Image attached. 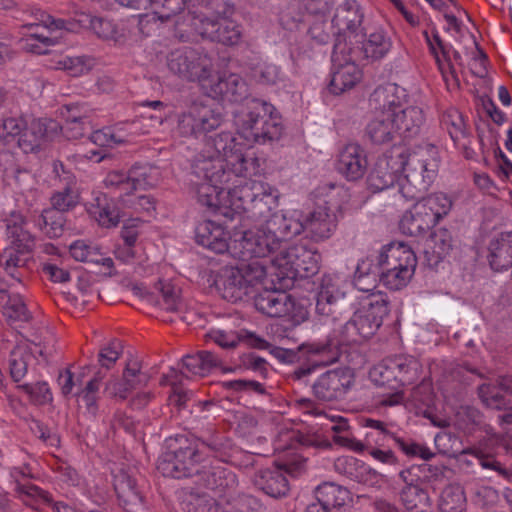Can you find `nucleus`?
<instances>
[{
    "instance_id": "f257e3e1",
    "label": "nucleus",
    "mask_w": 512,
    "mask_h": 512,
    "mask_svg": "<svg viewBox=\"0 0 512 512\" xmlns=\"http://www.w3.org/2000/svg\"><path fill=\"white\" fill-rule=\"evenodd\" d=\"M437 170V148L434 145L426 144L413 152L396 147L377 160L368 184L374 191H382L398 183L401 195L406 200H413L429 189Z\"/></svg>"
},
{
    "instance_id": "f03ea898",
    "label": "nucleus",
    "mask_w": 512,
    "mask_h": 512,
    "mask_svg": "<svg viewBox=\"0 0 512 512\" xmlns=\"http://www.w3.org/2000/svg\"><path fill=\"white\" fill-rule=\"evenodd\" d=\"M179 447L166 452L158 463V470L171 478H187L198 476L207 468L208 457H216L223 448L217 435H209L190 442L185 436L176 439Z\"/></svg>"
},
{
    "instance_id": "7ed1b4c3",
    "label": "nucleus",
    "mask_w": 512,
    "mask_h": 512,
    "mask_svg": "<svg viewBox=\"0 0 512 512\" xmlns=\"http://www.w3.org/2000/svg\"><path fill=\"white\" fill-rule=\"evenodd\" d=\"M234 125L237 133L248 143L265 144L278 140L283 132L276 108L258 98L246 99L234 112Z\"/></svg>"
},
{
    "instance_id": "20e7f679",
    "label": "nucleus",
    "mask_w": 512,
    "mask_h": 512,
    "mask_svg": "<svg viewBox=\"0 0 512 512\" xmlns=\"http://www.w3.org/2000/svg\"><path fill=\"white\" fill-rule=\"evenodd\" d=\"M388 300L382 292L368 294L361 307L340 329V341L346 345L360 344L369 339L381 327L383 318L388 315Z\"/></svg>"
},
{
    "instance_id": "39448f33",
    "label": "nucleus",
    "mask_w": 512,
    "mask_h": 512,
    "mask_svg": "<svg viewBox=\"0 0 512 512\" xmlns=\"http://www.w3.org/2000/svg\"><path fill=\"white\" fill-rule=\"evenodd\" d=\"M192 175L199 180L194 184L201 205L215 212L227 207L224 187L233 174L224 169L222 161L214 158L196 159L192 164Z\"/></svg>"
},
{
    "instance_id": "423d86ee",
    "label": "nucleus",
    "mask_w": 512,
    "mask_h": 512,
    "mask_svg": "<svg viewBox=\"0 0 512 512\" xmlns=\"http://www.w3.org/2000/svg\"><path fill=\"white\" fill-rule=\"evenodd\" d=\"M205 145L208 155H200L196 159L220 160L224 169L233 175H257L260 171L259 159L254 155L244 154L231 132H221L210 137Z\"/></svg>"
},
{
    "instance_id": "0eeeda50",
    "label": "nucleus",
    "mask_w": 512,
    "mask_h": 512,
    "mask_svg": "<svg viewBox=\"0 0 512 512\" xmlns=\"http://www.w3.org/2000/svg\"><path fill=\"white\" fill-rule=\"evenodd\" d=\"M266 275V267L260 261L227 266L220 271L216 287L225 300L236 303L249 295L256 285L262 283Z\"/></svg>"
},
{
    "instance_id": "6e6552de",
    "label": "nucleus",
    "mask_w": 512,
    "mask_h": 512,
    "mask_svg": "<svg viewBox=\"0 0 512 512\" xmlns=\"http://www.w3.org/2000/svg\"><path fill=\"white\" fill-rule=\"evenodd\" d=\"M385 95L381 97L380 105L383 109L390 108L395 115L393 120L399 137L411 139L418 136L425 123V114L421 107L409 105V95L406 89L395 83L382 85Z\"/></svg>"
},
{
    "instance_id": "1a4fd4ad",
    "label": "nucleus",
    "mask_w": 512,
    "mask_h": 512,
    "mask_svg": "<svg viewBox=\"0 0 512 512\" xmlns=\"http://www.w3.org/2000/svg\"><path fill=\"white\" fill-rule=\"evenodd\" d=\"M168 68L188 81H197L206 92L214 76L213 58L204 49L183 48L170 53Z\"/></svg>"
},
{
    "instance_id": "9d476101",
    "label": "nucleus",
    "mask_w": 512,
    "mask_h": 512,
    "mask_svg": "<svg viewBox=\"0 0 512 512\" xmlns=\"http://www.w3.org/2000/svg\"><path fill=\"white\" fill-rule=\"evenodd\" d=\"M223 121L218 107L194 101L178 114L176 131L182 137L199 138L219 128Z\"/></svg>"
},
{
    "instance_id": "9b49d317",
    "label": "nucleus",
    "mask_w": 512,
    "mask_h": 512,
    "mask_svg": "<svg viewBox=\"0 0 512 512\" xmlns=\"http://www.w3.org/2000/svg\"><path fill=\"white\" fill-rule=\"evenodd\" d=\"M342 280L333 275L322 277L315 310L324 321L335 322L353 310V299L343 289Z\"/></svg>"
},
{
    "instance_id": "f8f14e48",
    "label": "nucleus",
    "mask_w": 512,
    "mask_h": 512,
    "mask_svg": "<svg viewBox=\"0 0 512 512\" xmlns=\"http://www.w3.org/2000/svg\"><path fill=\"white\" fill-rule=\"evenodd\" d=\"M321 255L314 247L304 243L290 245L281 249L271 263L281 270L282 274L293 277L307 278L318 273Z\"/></svg>"
},
{
    "instance_id": "ddd939ff",
    "label": "nucleus",
    "mask_w": 512,
    "mask_h": 512,
    "mask_svg": "<svg viewBox=\"0 0 512 512\" xmlns=\"http://www.w3.org/2000/svg\"><path fill=\"white\" fill-rule=\"evenodd\" d=\"M280 246L276 238H273L265 227L260 225L256 229L235 233L230 238V255L235 259L243 261H254L253 259L266 258L274 255Z\"/></svg>"
},
{
    "instance_id": "4468645a",
    "label": "nucleus",
    "mask_w": 512,
    "mask_h": 512,
    "mask_svg": "<svg viewBox=\"0 0 512 512\" xmlns=\"http://www.w3.org/2000/svg\"><path fill=\"white\" fill-rule=\"evenodd\" d=\"M255 308L269 317H287L292 322L299 324L307 317V311L303 305L296 302L289 293L273 289H265L254 298Z\"/></svg>"
},
{
    "instance_id": "2eb2a0df",
    "label": "nucleus",
    "mask_w": 512,
    "mask_h": 512,
    "mask_svg": "<svg viewBox=\"0 0 512 512\" xmlns=\"http://www.w3.org/2000/svg\"><path fill=\"white\" fill-rule=\"evenodd\" d=\"M385 95L383 86L380 85L371 93L369 105L374 113L373 118L367 123L365 135L372 144L383 145L395 140L398 135L390 108L383 109L380 99Z\"/></svg>"
},
{
    "instance_id": "dca6fc26",
    "label": "nucleus",
    "mask_w": 512,
    "mask_h": 512,
    "mask_svg": "<svg viewBox=\"0 0 512 512\" xmlns=\"http://www.w3.org/2000/svg\"><path fill=\"white\" fill-rule=\"evenodd\" d=\"M233 13V8H228L214 19L206 18L200 21L201 28L197 31L213 42L225 46L239 45L243 39V26L232 17Z\"/></svg>"
},
{
    "instance_id": "f3484780",
    "label": "nucleus",
    "mask_w": 512,
    "mask_h": 512,
    "mask_svg": "<svg viewBox=\"0 0 512 512\" xmlns=\"http://www.w3.org/2000/svg\"><path fill=\"white\" fill-rule=\"evenodd\" d=\"M304 466V460L280 462L276 467L259 470L254 476V485L272 498H280L289 491L284 472L297 474Z\"/></svg>"
},
{
    "instance_id": "a211bd4d",
    "label": "nucleus",
    "mask_w": 512,
    "mask_h": 512,
    "mask_svg": "<svg viewBox=\"0 0 512 512\" xmlns=\"http://www.w3.org/2000/svg\"><path fill=\"white\" fill-rule=\"evenodd\" d=\"M353 384V372L349 368H337L320 375L312 389L318 400L332 402L343 399Z\"/></svg>"
},
{
    "instance_id": "6ab92c4d",
    "label": "nucleus",
    "mask_w": 512,
    "mask_h": 512,
    "mask_svg": "<svg viewBox=\"0 0 512 512\" xmlns=\"http://www.w3.org/2000/svg\"><path fill=\"white\" fill-rule=\"evenodd\" d=\"M251 175H232L226 189L227 207L246 212L253 200L269 189V184L262 181L247 179Z\"/></svg>"
},
{
    "instance_id": "aec40b11",
    "label": "nucleus",
    "mask_w": 512,
    "mask_h": 512,
    "mask_svg": "<svg viewBox=\"0 0 512 512\" xmlns=\"http://www.w3.org/2000/svg\"><path fill=\"white\" fill-rule=\"evenodd\" d=\"M198 477V482L211 490L219 501L227 503L237 494L239 485L237 476L225 467L207 462V468L203 469Z\"/></svg>"
},
{
    "instance_id": "412c9836",
    "label": "nucleus",
    "mask_w": 512,
    "mask_h": 512,
    "mask_svg": "<svg viewBox=\"0 0 512 512\" xmlns=\"http://www.w3.org/2000/svg\"><path fill=\"white\" fill-rule=\"evenodd\" d=\"M345 46V44L338 42L333 47L330 90L334 94H341L354 87L362 75L359 67L353 61L344 57Z\"/></svg>"
},
{
    "instance_id": "4be33fe9",
    "label": "nucleus",
    "mask_w": 512,
    "mask_h": 512,
    "mask_svg": "<svg viewBox=\"0 0 512 512\" xmlns=\"http://www.w3.org/2000/svg\"><path fill=\"white\" fill-rule=\"evenodd\" d=\"M394 356L388 357L375 364L369 371L370 380L377 386H387L394 390V393L383 396L378 401V406L392 407L403 402V393L399 390L396 380V369Z\"/></svg>"
},
{
    "instance_id": "5701e85b",
    "label": "nucleus",
    "mask_w": 512,
    "mask_h": 512,
    "mask_svg": "<svg viewBox=\"0 0 512 512\" xmlns=\"http://www.w3.org/2000/svg\"><path fill=\"white\" fill-rule=\"evenodd\" d=\"M304 232L314 242L329 239L337 229L338 218L336 212L323 205L316 207L303 218Z\"/></svg>"
},
{
    "instance_id": "b1692460",
    "label": "nucleus",
    "mask_w": 512,
    "mask_h": 512,
    "mask_svg": "<svg viewBox=\"0 0 512 512\" xmlns=\"http://www.w3.org/2000/svg\"><path fill=\"white\" fill-rule=\"evenodd\" d=\"M368 160L365 149L357 143L345 145L339 152L336 170L348 181L361 179L367 171Z\"/></svg>"
},
{
    "instance_id": "393cba45",
    "label": "nucleus",
    "mask_w": 512,
    "mask_h": 512,
    "mask_svg": "<svg viewBox=\"0 0 512 512\" xmlns=\"http://www.w3.org/2000/svg\"><path fill=\"white\" fill-rule=\"evenodd\" d=\"M205 93L214 99L240 102L246 99L248 86L242 77L235 73L214 75Z\"/></svg>"
},
{
    "instance_id": "a878e982",
    "label": "nucleus",
    "mask_w": 512,
    "mask_h": 512,
    "mask_svg": "<svg viewBox=\"0 0 512 512\" xmlns=\"http://www.w3.org/2000/svg\"><path fill=\"white\" fill-rule=\"evenodd\" d=\"M364 13L356 0H344L337 8L332 19V26L336 29L335 43H342L341 37L345 32L356 33L362 25Z\"/></svg>"
},
{
    "instance_id": "bb28decb",
    "label": "nucleus",
    "mask_w": 512,
    "mask_h": 512,
    "mask_svg": "<svg viewBox=\"0 0 512 512\" xmlns=\"http://www.w3.org/2000/svg\"><path fill=\"white\" fill-rule=\"evenodd\" d=\"M25 217L18 211H11L1 219V228L5 231L11 246L20 247V251H32L35 237L26 228Z\"/></svg>"
},
{
    "instance_id": "cd10ccee",
    "label": "nucleus",
    "mask_w": 512,
    "mask_h": 512,
    "mask_svg": "<svg viewBox=\"0 0 512 512\" xmlns=\"http://www.w3.org/2000/svg\"><path fill=\"white\" fill-rule=\"evenodd\" d=\"M25 217L18 211H11L1 219V228L5 231L11 246L20 247V251H32L35 237L26 228Z\"/></svg>"
},
{
    "instance_id": "c85d7f7f",
    "label": "nucleus",
    "mask_w": 512,
    "mask_h": 512,
    "mask_svg": "<svg viewBox=\"0 0 512 512\" xmlns=\"http://www.w3.org/2000/svg\"><path fill=\"white\" fill-rule=\"evenodd\" d=\"M417 261L414 251L404 243H391L384 246L379 256L377 257V264L373 267L379 271L380 279L383 275H387L394 271L399 265L411 264Z\"/></svg>"
},
{
    "instance_id": "c756f323",
    "label": "nucleus",
    "mask_w": 512,
    "mask_h": 512,
    "mask_svg": "<svg viewBox=\"0 0 512 512\" xmlns=\"http://www.w3.org/2000/svg\"><path fill=\"white\" fill-rule=\"evenodd\" d=\"M482 402L492 409L512 408V375L500 376L497 385L483 384L478 388Z\"/></svg>"
},
{
    "instance_id": "7c9ffc66",
    "label": "nucleus",
    "mask_w": 512,
    "mask_h": 512,
    "mask_svg": "<svg viewBox=\"0 0 512 512\" xmlns=\"http://www.w3.org/2000/svg\"><path fill=\"white\" fill-rule=\"evenodd\" d=\"M341 345L345 344L340 341V332L334 331L332 338L304 343L300 349L309 355L314 366H327L339 360Z\"/></svg>"
},
{
    "instance_id": "2f4dec72",
    "label": "nucleus",
    "mask_w": 512,
    "mask_h": 512,
    "mask_svg": "<svg viewBox=\"0 0 512 512\" xmlns=\"http://www.w3.org/2000/svg\"><path fill=\"white\" fill-rule=\"evenodd\" d=\"M197 244L217 254L228 252L230 254V240L224 228L210 220L200 222L195 228Z\"/></svg>"
},
{
    "instance_id": "473e14b6",
    "label": "nucleus",
    "mask_w": 512,
    "mask_h": 512,
    "mask_svg": "<svg viewBox=\"0 0 512 512\" xmlns=\"http://www.w3.org/2000/svg\"><path fill=\"white\" fill-rule=\"evenodd\" d=\"M363 426L371 428L374 431H376L379 435H382L383 440L386 438L392 439L396 446L401 451H403V453H405L407 456L420 457L423 460H430L434 456V454L430 451L429 448L421 444L408 441L392 433L388 429V424L381 420L366 418L363 419Z\"/></svg>"
},
{
    "instance_id": "72a5a7b5",
    "label": "nucleus",
    "mask_w": 512,
    "mask_h": 512,
    "mask_svg": "<svg viewBox=\"0 0 512 512\" xmlns=\"http://www.w3.org/2000/svg\"><path fill=\"white\" fill-rule=\"evenodd\" d=\"M147 376L141 372L140 365L136 360L127 363L123 372V380H111L106 384L105 391L111 397H118L121 400L127 398L130 390L138 385L146 383Z\"/></svg>"
},
{
    "instance_id": "f704fd0d",
    "label": "nucleus",
    "mask_w": 512,
    "mask_h": 512,
    "mask_svg": "<svg viewBox=\"0 0 512 512\" xmlns=\"http://www.w3.org/2000/svg\"><path fill=\"white\" fill-rule=\"evenodd\" d=\"M114 489L117 497L128 512H134L143 504V496L137 487L134 477L125 470L114 476Z\"/></svg>"
},
{
    "instance_id": "c9c22d12",
    "label": "nucleus",
    "mask_w": 512,
    "mask_h": 512,
    "mask_svg": "<svg viewBox=\"0 0 512 512\" xmlns=\"http://www.w3.org/2000/svg\"><path fill=\"white\" fill-rule=\"evenodd\" d=\"M88 211L104 228L116 227L120 222V209L117 202L104 193L98 194L93 199Z\"/></svg>"
},
{
    "instance_id": "e433bc0d",
    "label": "nucleus",
    "mask_w": 512,
    "mask_h": 512,
    "mask_svg": "<svg viewBox=\"0 0 512 512\" xmlns=\"http://www.w3.org/2000/svg\"><path fill=\"white\" fill-rule=\"evenodd\" d=\"M488 260L491 268L502 271L512 266V232L501 233L489 243Z\"/></svg>"
},
{
    "instance_id": "4c0bfd02",
    "label": "nucleus",
    "mask_w": 512,
    "mask_h": 512,
    "mask_svg": "<svg viewBox=\"0 0 512 512\" xmlns=\"http://www.w3.org/2000/svg\"><path fill=\"white\" fill-rule=\"evenodd\" d=\"M17 492L20 499L30 507L47 503L51 504L53 512H78L62 501L54 502L52 496L47 491L33 484H19L17 486Z\"/></svg>"
},
{
    "instance_id": "58836bf2",
    "label": "nucleus",
    "mask_w": 512,
    "mask_h": 512,
    "mask_svg": "<svg viewBox=\"0 0 512 512\" xmlns=\"http://www.w3.org/2000/svg\"><path fill=\"white\" fill-rule=\"evenodd\" d=\"M183 367L195 376H205L214 368L222 366V359L213 351L202 350L182 358Z\"/></svg>"
},
{
    "instance_id": "ea45409f",
    "label": "nucleus",
    "mask_w": 512,
    "mask_h": 512,
    "mask_svg": "<svg viewBox=\"0 0 512 512\" xmlns=\"http://www.w3.org/2000/svg\"><path fill=\"white\" fill-rule=\"evenodd\" d=\"M430 228V218L424 208L416 203L402 215L399 222L401 232L413 237L423 235Z\"/></svg>"
},
{
    "instance_id": "a19ab883",
    "label": "nucleus",
    "mask_w": 512,
    "mask_h": 512,
    "mask_svg": "<svg viewBox=\"0 0 512 512\" xmlns=\"http://www.w3.org/2000/svg\"><path fill=\"white\" fill-rule=\"evenodd\" d=\"M316 500L324 506L339 508L346 505L350 500V491L333 482H324L315 489Z\"/></svg>"
},
{
    "instance_id": "79ce46f5",
    "label": "nucleus",
    "mask_w": 512,
    "mask_h": 512,
    "mask_svg": "<svg viewBox=\"0 0 512 512\" xmlns=\"http://www.w3.org/2000/svg\"><path fill=\"white\" fill-rule=\"evenodd\" d=\"M394 361L397 366L395 369L399 390L404 386L414 384L419 379L422 366L415 357L396 355Z\"/></svg>"
},
{
    "instance_id": "37998d69",
    "label": "nucleus",
    "mask_w": 512,
    "mask_h": 512,
    "mask_svg": "<svg viewBox=\"0 0 512 512\" xmlns=\"http://www.w3.org/2000/svg\"><path fill=\"white\" fill-rule=\"evenodd\" d=\"M31 251H20V247H6L0 254V266L13 280L20 283L22 278L21 270L26 265L25 255Z\"/></svg>"
},
{
    "instance_id": "c03bdc74",
    "label": "nucleus",
    "mask_w": 512,
    "mask_h": 512,
    "mask_svg": "<svg viewBox=\"0 0 512 512\" xmlns=\"http://www.w3.org/2000/svg\"><path fill=\"white\" fill-rule=\"evenodd\" d=\"M159 171L156 167L148 164H136L128 171L131 192L138 189H148L157 184Z\"/></svg>"
},
{
    "instance_id": "a18cd8bd",
    "label": "nucleus",
    "mask_w": 512,
    "mask_h": 512,
    "mask_svg": "<svg viewBox=\"0 0 512 512\" xmlns=\"http://www.w3.org/2000/svg\"><path fill=\"white\" fill-rule=\"evenodd\" d=\"M466 498L463 489L457 484L446 486L438 501V512H465Z\"/></svg>"
},
{
    "instance_id": "49530a36",
    "label": "nucleus",
    "mask_w": 512,
    "mask_h": 512,
    "mask_svg": "<svg viewBox=\"0 0 512 512\" xmlns=\"http://www.w3.org/2000/svg\"><path fill=\"white\" fill-rule=\"evenodd\" d=\"M452 233L446 228L434 230L428 239V248L431 250L435 264L446 258L453 249Z\"/></svg>"
},
{
    "instance_id": "de8ad7c7",
    "label": "nucleus",
    "mask_w": 512,
    "mask_h": 512,
    "mask_svg": "<svg viewBox=\"0 0 512 512\" xmlns=\"http://www.w3.org/2000/svg\"><path fill=\"white\" fill-rule=\"evenodd\" d=\"M378 278L380 279L379 271L373 267L372 260L367 258L358 263L354 276V285L359 291L369 294L374 293Z\"/></svg>"
},
{
    "instance_id": "09e8293b",
    "label": "nucleus",
    "mask_w": 512,
    "mask_h": 512,
    "mask_svg": "<svg viewBox=\"0 0 512 512\" xmlns=\"http://www.w3.org/2000/svg\"><path fill=\"white\" fill-rule=\"evenodd\" d=\"M183 378H188L183 371H177L174 368L170 369V372L163 376L161 383L169 384L172 386V393L169 396V403L177 407L178 409L185 408L186 402L189 399L188 391L182 387Z\"/></svg>"
},
{
    "instance_id": "8fccbe9b",
    "label": "nucleus",
    "mask_w": 512,
    "mask_h": 512,
    "mask_svg": "<svg viewBox=\"0 0 512 512\" xmlns=\"http://www.w3.org/2000/svg\"><path fill=\"white\" fill-rule=\"evenodd\" d=\"M400 499L407 510L421 508L420 512H428L432 508V499L428 492L418 486H404Z\"/></svg>"
},
{
    "instance_id": "3c124183",
    "label": "nucleus",
    "mask_w": 512,
    "mask_h": 512,
    "mask_svg": "<svg viewBox=\"0 0 512 512\" xmlns=\"http://www.w3.org/2000/svg\"><path fill=\"white\" fill-rule=\"evenodd\" d=\"M278 199V190L269 184V189H265V193L255 198L246 212L254 218H265L266 220L272 209L278 206Z\"/></svg>"
},
{
    "instance_id": "603ef678",
    "label": "nucleus",
    "mask_w": 512,
    "mask_h": 512,
    "mask_svg": "<svg viewBox=\"0 0 512 512\" xmlns=\"http://www.w3.org/2000/svg\"><path fill=\"white\" fill-rule=\"evenodd\" d=\"M392 47L391 39L383 30L371 33L363 44V52L366 58L379 60L387 55Z\"/></svg>"
},
{
    "instance_id": "864d4df0",
    "label": "nucleus",
    "mask_w": 512,
    "mask_h": 512,
    "mask_svg": "<svg viewBox=\"0 0 512 512\" xmlns=\"http://www.w3.org/2000/svg\"><path fill=\"white\" fill-rule=\"evenodd\" d=\"M65 222L63 213L49 208L42 212L37 220V225L49 238H58L63 234Z\"/></svg>"
},
{
    "instance_id": "5fc2aeb1",
    "label": "nucleus",
    "mask_w": 512,
    "mask_h": 512,
    "mask_svg": "<svg viewBox=\"0 0 512 512\" xmlns=\"http://www.w3.org/2000/svg\"><path fill=\"white\" fill-rule=\"evenodd\" d=\"M47 135V121L45 119H33L24 129L19 138V146L25 151H33L40 145V141Z\"/></svg>"
},
{
    "instance_id": "6e6d98bb",
    "label": "nucleus",
    "mask_w": 512,
    "mask_h": 512,
    "mask_svg": "<svg viewBox=\"0 0 512 512\" xmlns=\"http://www.w3.org/2000/svg\"><path fill=\"white\" fill-rule=\"evenodd\" d=\"M156 289L161 295L160 305L169 312H177L182 309L183 301L180 297V288L171 281L159 280Z\"/></svg>"
},
{
    "instance_id": "4d7b16f0",
    "label": "nucleus",
    "mask_w": 512,
    "mask_h": 512,
    "mask_svg": "<svg viewBox=\"0 0 512 512\" xmlns=\"http://www.w3.org/2000/svg\"><path fill=\"white\" fill-rule=\"evenodd\" d=\"M440 123L455 143L465 137L466 125L462 114L457 109L446 110L441 116Z\"/></svg>"
},
{
    "instance_id": "13d9d810",
    "label": "nucleus",
    "mask_w": 512,
    "mask_h": 512,
    "mask_svg": "<svg viewBox=\"0 0 512 512\" xmlns=\"http://www.w3.org/2000/svg\"><path fill=\"white\" fill-rule=\"evenodd\" d=\"M32 358V353L25 347L17 346L11 351L9 369L10 375L15 382H19L25 377L28 371V364Z\"/></svg>"
},
{
    "instance_id": "bf43d9fd",
    "label": "nucleus",
    "mask_w": 512,
    "mask_h": 512,
    "mask_svg": "<svg viewBox=\"0 0 512 512\" xmlns=\"http://www.w3.org/2000/svg\"><path fill=\"white\" fill-rule=\"evenodd\" d=\"M416 265L417 261H414V263L411 264L403 263V265H399L395 268L394 271H391L387 275H383V278H381L380 281L391 290H399L409 283L414 275Z\"/></svg>"
},
{
    "instance_id": "052dcab7",
    "label": "nucleus",
    "mask_w": 512,
    "mask_h": 512,
    "mask_svg": "<svg viewBox=\"0 0 512 512\" xmlns=\"http://www.w3.org/2000/svg\"><path fill=\"white\" fill-rule=\"evenodd\" d=\"M148 10L153 19L166 22L183 11V0H151Z\"/></svg>"
},
{
    "instance_id": "680f3d73",
    "label": "nucleus",
    "mask_w": 512,
    "mask_h": 512,
    "mask_svg": "<svg viewBox=\"0 0 512 512\" xmlns=\"http://www.w3.org/2000/svg\"><path fill=\"white\" fill-rule=\"evenodd\" d=\"M427 41L429 43L432 53L435 56L436 62L439 66V69L442 73L444 80L448 82L449 77L455 80V70L452 67L451 63L447 60V51L438 33H435L433 35V40H430L427 37Z\"/></svg>"
},
{
    "instance_id": "e2e57ef3",
    "label": "nucleus",
    "mask_w": 512,
    "mask_h": 512,
    "mask_svg": "<svg viewBox=\"0 0 512 512\" xmlns=\"http://www.w3.org/2000/svg\"><path fill=\"white\" fill-rule=\"evenodd\" d=\"M3 314L11 321L26 322L31 318L30 312L18 292L7 294V301L3 306Z\"/></svg>"
},
{
    "instance_id": "0e129e2a",
    "label": "nucleus",
    "mask_w": 512,
    "mask_h": 512,
    "mask_svg": "<svg viewBox=\"0 0 512 512\" xmlns=\"http://www.w3.org/2000/svg\"><path fill=\"white\" fill-rule=\"evenodd\" d=\"M435 446L439 453L449 457H456L465 453L460 439L450 431H440L434 438Z\"/></svg>"
},
{
    "instance_id": "69168bd1",
    "label": "nucleus",
    "mask_w": 512,
    "mask_h": 512,
    "mask_svg": "<svg viewBox=\"0 0 512 512\" xmlns=\"http://www.w3.org/2000/svg\"><path fill=\"white\" fill-rule=\"evenodd\" d=\"M252 77L263 85H276L283 81L284 75L279 66L272 63H259L252 68Z\"/></svg>"
},
{
    "instance_id": "338daca9",
    "label": "nucleus",
    "mask_w": 512,
    "mask_h": 512,
    "mask_svg": "<svg viewBox=\"0 0 512 512\" xmlns=\"http://www.w3.org/2000/svg\"><path fill=\"white\" fill-rule=\"evenodd\" d=\"M59 65L69 75L78 77L88 73L94 67L95 60L87 55L67 56L59 62Z\"/></svg>"
},
{
    "instance_id": "774afa93",
    "label": "nucleus",
    "mask_w": 512,
    "mask_h": 512,
    "mask_svg": "<svg viewBox=\"0 0 512 512\" xmlns=\"http://www.w3.org/2000/svg\"><path fill=\"white\" fill-rule=\"evenodd\" d=\"M101 377L99 373H96L95 376L88 381L86 386L77 393L82 401L84 402L85 408L88 413L95 416L98 411V392L100 389Z\"/></svg>"
}]
</instances>
